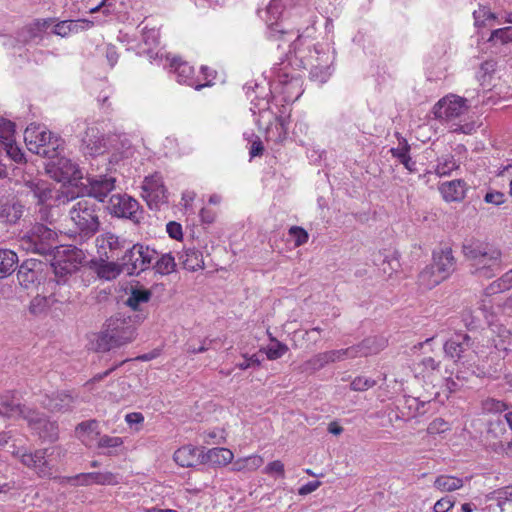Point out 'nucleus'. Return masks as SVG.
Masks as SVG:
<instances>
[{
  "label": "nucleus",
  "mask_w": 512,
  "mask_h": 512,
  "mask_svg": "<svg viewBox=\"0 0 512 512\" xmlns=\"http://www.w3.org/2000/svg\"><path fill=\"white\" fill-rule=\"evenodd\" d=\"M158 252L141 243L129 244L121 258L125 273L129 276L139 275L148 270L157 258Z\"/></svg>",
  "instance_id": "0eeeda50"
},
{
  "label": "nucleus",
  "mask_w": 512,
  "mask_h": 512,
  "mask_svg": "<svg viewBox=\"0 0 512 512\" xmlns=\"http://www.w3.org/2000/svg\"><path fill=\"white\" fill-rule=\"evenodd\" d=\"M244 361L237 364V367L241 370H246L250 367H259L261 365V360L257 357L256 354L248 357L246 354L243 355Z\"/></svg>",
  "instance_id": "e2e57ef3"
},
{
  "label": "nucleus",
  "mask_w": 512,
  "mask_h": 512,
  "mask_svg": "<svg viewBox=\"0 0 512 512\" xmlns=\"http://www.w3.org/2000/svg\"><path fill=\"white\" fill-rule=\"evenodd\" d=\"M63 150V140L57 136L51 135L47 139L46 143L43 144L41 150L37 152V155L53 161L55 158L61 155Z\"/></svg>",
  "instance_id": "473e14b6"
},
{
  "label": "nucleus",
  "mask_w": 512,
  "mask_h": 512,
  "mask_svg": "<svg viewBox=\"0 0 512 512\" xmlns=\"http://www.w3.org/2000/svg\"><path fill=\"white\" fill-rule=\"evenodd\" d=\"M468 110L467 99L450 94L434 105L433 114L436 119L448 124L451 132L469 135L476 131V125L473 121L464 119Z\"/></svg>",
  "instance_id": "f03ea898"
},
{
  "label": "nucleus",
  "mask_w": 512,
  "mask_h": 512,
  "mask_svg": "<svg viewBox=\"0 0 512 512\" xmlns=\"http://www.w3.org/2000/svg\"><path fill=\"white\" fill-rule=\"evenodd\" d=\"M264 473L268 475L276 474L280 478L285 477L284 464L280 460H275L267 464L264 468Z\"/></svg>",
  "instance_id": "052dcab7"
},
{
  "label": "nucleus",
  "mask_w": 512,
  "mask_h": 512,
  "mask_svg": "<svg viewBox=\"0 0 512 512\" xmlns=\"http://www.w3.org/2000/svg\"><path fill=\"white\" fill-rule=\"evenodd\" d=\"M264 460L259 455H251L245 458H240L233 463L232 470L236 472L240 471H254L258 469Z\"/></svg>",
  "instance_id": "58836bf2"
},
{
  "label": "nucleus",
  "mask_w": 512,
  "mask_h": 512,
  "mask_svg": "<svg viewBox=\"0 0 512 512\" xmlns=\"http://www.w3.org/2000/svg\"><path fill=\"white\" fill-rule=\"evenodd\" d=\"M15 125L13 122L0 118V143L12 141L14 138Z\"/></svg>",
  "instance_id": "603ef678"
},
{
  "label": "nucleus",
  "mask_w": 512,
  "mask_h": 512,
  "mask_svg": "<svg viewBox=\"0 0 512 512\" xmlns=\"http://www.w3.org/2000/svg\"><path fill=\"white\" fill-rule=\"evenodd\" d=\"M102 263L97 268L98 276L106 280H112L121 273H125L124 266L120 260H106L101 258Z\"/></svg>",
  "instance_id": "7c9ffc66"
},
{
  "label": "nucleus",
  "mask_w": 512,
  "mask_h": 512,
  "mask_svg": "<svg viewBox=\"0 0 512 512\" xmlns=\"http://www.w3.org/2000/svg\"><path fill=\"white\" fill-rule=\"evenodd\" d=\"M116 179L111 176H99L89 179L88 196L103 202L108 194L114 190Z\"/></svg>",
  "instance_id": "4be33fe9"
},
{
  "label": "nucleus",
  "mask_w": 512,
  "mask_h": 512,
  "mask_svg": "<svg viewBox=\"0 0 512 512\" xmlns=\"http://www.w3.org/2000/svg\"><path fill=\"white\" fill-rule=\"evenodd\" d=\"M326 366L323 353H317L299 366L301 372L314 373Z\"/></svg>",
  "instance_id": "c03bdc74"
},
{
  "label": "nucleus",
  "mask_w": 512,
  "mask_h": 512,
  "mask_svg": "<svg viewBox=\"0 0 512 512\" xmlns=\"http://www.w3.org/2000/svg\"><path fill=\"white\" fill-rule=\"evenodd\" d=\"M167 233L169 236L175 240H179L182 238V227L179 223L171 221L166 226Z\"/></svg>",
  "instance_id": "0e129e2a"
},
{
  "label": "nucleus",
  "mask_w": 512,
  "mask_h": 512,
  "mask_svg": "<svg viewBox=\"0 0 512 512\" xmlns=\"http://www.w3.org/2000/svg\"><path fill=\"white\" fill-rule=\"evenodd\" d=\"M134 338L135 328L131 324L130 318L118 314L106 320L103 330L97 334L95 350L107 352L132 342Z\"/></svg>",
  "instance_id": "7ed1b4c3"
},
{
  "label": "nucleus",
  "mask_w": 512,
  "mask_h": 512,
  "mask_svg": "<svg viewBox=\"0 0 512 512\" xmlns=\"http://www.w3.org/2000/svg\"><path fill=\"white\" fill-rule=\"evenodd\" d=\"M450 429V425L442 418H436L427 427L429 434H440Z\"/></svg>",
  "instance_id": "13d9d810"
},
{
  "label": "nucleus",
  "mask_w": 512,
  "mask_h": 512,
  "mask_svg": "<svg viewBox=\"0 0 512 512\" xmlns=\"http://www.w3.org/2000/svg\"><path fill=\"white\" fill-rule=\"evenodd\" d=\"M142 190V195L146 199L149 206H158L160 203L167 202V190L163 184L162 177L157 173L145 177Z\"/></svg>",
  "instance_id": "2eb2a0df"
},
{
  "label": "nucleus",
  "mask_w": 512,
  "mask_h": 512,
  "mask_svg": "<svg viewBox=\"0 0 512 512\" xmlns=\"http://www.w3.org/2000/svg\"><path fill=\"white\" fill-rule=\"evenodd\" d=\"M494 40L499 41L501 44L512 43V26L493 30L488 38V42L491 43Z\"/></svg>",
  "instance_id": "de8ad7c7"
},
{
  "label": "nucleus",
  "mask_w": 512,
  "mask_h": 512,
  "mask_svg": "<svg viewBox=\"0 0 512 512\" xmlns=\"http://www.w3.org/2000/svg\"><path fill=\"white\" fill-rule=\"evenodd\" d=\"M233 453L231 450L223 447H216L209 449L206 453L203 452L202 464L210 463L214 466H226L233 460Z\"/></svg>",
  "instance_id": "c85d7f7f"
},
{
  "label": "nucleus",
  "mask_w": 512,
  "mask_h": 512,
  "mask_svg": "<svg viewBox=\"0 0 512 512\" xmlns=\"http://www.w3.org/2000/svg\"><path fill=\"white\" fill-rule=\"evenodd\" d=\"M391 153L393 157L397 158L407 170L410 172H414L416 170L415 162L412 161L409 156V146L407 144L401 148H392Z\"/></svg>",
  "instance_id": "49530a36"
},
{
  "label": "nucleus",
  "mask_w": 512,
  "mask_h": 512,
  "mask_svg": "<svg viewBox=\"0 0 512 512\" xmlns=\"http://www.w3.org/2000/svg\"><path fill=\"white\" fill-rule=\"evenodd\" d=\"M51 135L52 133L47 132L44 127L36 124H30L24 131V141L28 150L37 154Z\"/></svg>",
  "instance_id": "5701e85b"
},
{
  "label": "nucleus",
  "mask_w": 512,
  "mask_h": 512,
  "mask_svg": "<svg viewBox=\"0 0 512 512\" xmlns=\"http://www.w3.org/2000/svg\"><path fill=\"white\" fill-rule=\"evenodd\" d=\"M420 365L423 366L425 371H435L440 367V361H437L433 357H425L421 360Z\"/></svg>",
  "instance_id": "774afa93"
},
{
  "label": "nucleus",
  "mask_w": 512,
  "mask_h": 512,
  "mask_svg": "<svg viewBox=\"0 0 512 512\" xmlns=\"http://www.w3.org/2000/svg\"><path fill=\"white\" fill-rule=\"evenodd\" d=\"M485 202L487 203H491V204H494V205H500L502 203H504L505 201V195L501 192H489L485 195V198H484Z\"/></svg>",
  "instance_id": "338daca9"
},
{
  "label": "nucleus",
  "mask_w": 512,
  "mask_h": 512,
  "mask_svg": "<svg viewBox=\"0 0 512 512\" xmlns=\"http://www.w3.org/2000/svg\"><path fill=\"white\" fill-rule=\"evenodd\" d=\"M160 32L157 28L145 25L142 29V40L148 47H155L159 44Z\"/></svg>",
  "instance_id": "3c124183"
},
{
  "label": "nucleus",
  "mask_w": 512,
  "mask_h": 512,
  "mask_svg": "<svg viewBox=\"0 0 512 512\" xmlns=\"http://www.w3.org/2000/svg\"><path fill=\"white\" fill-rule=\"evenodd\" d=\"M289 234L294 237V245L295 247H299L307 243L309 239V235L307 231L299 226H292L289 229Z\"/></svg>",
  "instance_id": "6e6d98bb"
},
{
  "label": "nucleus",
  "mask_w": 512,
  "mask_h": 512,
  "mask_svg": "<svg viewBox=\"0 0 512 512\" xmlns=\"http://www.w3.org/2000/svg\"><path fill=\"white\" fill-rule=\"evenodd\" d=\"M508 404L495 398H486L481 401V410L484 414H498L506 411Z\"/></svg>",
  "instance_id": "79ce46f5"
},
{
  "label": "nucleus",
  "mask_w": 512,
  "mask_h": 512,
  "mask_svg": "<svg viewBox=\"0 0 512 512\" xmlns=\"http://www.w3.org/2000/svg\"><path fill=\"white\" fill-rule=\"evenodd\" d=\"M472 345L471 337L466 333H455L444 344V352L446 356L455 359L456 361L462 359L463 354Z\"/></svg>",
  "instance_id": "aec40b11"
},
{
  "label": "nucleus",
  "mask_w": 512,
  "mask_h": 512,
  "mask_svg": "<svg viewBox=\"0 0 512 512\" xmlns=\"http://www.w3.org/2000/svg\"><path fill=\"white\" fill-rule=\"evenodd\" d=\"M203 451L192 445H185L174 452V461L181 467H194L202 464Z\"/></svg>",
  "instance_id": "a878e982"
},
{
  "label": "nucleus",
  "mask_w": 512,
  "mask_h": 512,
  "mask_svg": "<svg viewBox=\"0 0 512 512\" xmlns=\"http://www.w3.org/2000/svg\"><path fill=\"white\" fill-rule=\"evenodd\" d=\"M4 149L7 155L16 162H21L24 158V154L21 149L17 146L14 139L12 141H7L4 144Z\"/></svg>",
  "instance_id": "4d7b16f0"
},
{
  "label": "nucleus",
  "mask_w": 512,
  "mask_h": 512,
  "mask_svg": "<svg viewBox=\"0 0 512 512\" xmlns=\"http://www.w3.org/2000/svg\"><path fill=\"white\" fill-rule=\"evenodd\" d=\"M454 504L455 502L452 497L445 496L435 503L433 510L434 512H448L453 508Z\"/></svg>",
  "instance_id": "680f3d73"
},
{
  "label": "nucleus",
  "mask_w": 512,
  "mask_h": 512,
  "mask_svg": "<svg viewBox=\"0 0 512 512\" xmlns=\"http://www.w3.org/2000/svg\"><path fill=\"white\" fill-rule=\"evenodd\" d=\"M456 268V259L450 247L433 252V263L426 266L419 274L420 285L432 289L446 280Z\"/></svg>",
  "instance_id": "39448f33"
},
{
  "label": "nucleus",
  "mask_w": 512,
  "mask_h": 512,
  "mask_svg": "<svg viewBox=\"0 0 512 512\" xmlns=\"http://www.w3.org/2000/svg\"><path fill=\"white\" fill-rule=\"evenodd\" d=\"M99 212L100 208L93 199H78L69 210L75 233L85 239L93 237L101 226Z\"/></svg>",
  "instance_id": "20e7f679"
},
{
  "label": "nucleus",
  "mask_w": 512,
  "mask_h": 512,
  "mask_svg": "<svg viewBox=\"0 0 512 512\" xmlns=\"http://www.w3.org/2000/svg\"><path fill=\"white\" fill-rule=\"evenodd\" d=\"M81 251L76 248L58 249L51 262L58 283H64L68 276L75 273L81 264Z\"/></svg>",
  "instance_id": "6e6552de"
},
{
  "label": "nucleus",
  "mask_w": 512,
  "mask_h": 512,
  "mask_svg": "<svg viewBox=\"0 0 512 512\" xmlns=\"http://www.w3.org/2000/svg\"><path fill=\"white\" fill-rule=\"evenodd\" d=\"M81 143L84 152L91 156L101 155L107 150V139L95 125L86 128Z\"/></svg>",
  "instance_id": "dca6fc26"
},
{
  "label": "nucleus",
  "mask_w": 512,
  "mask_h": 512,
  "mask_svg": "<svg viewBox=\"0 0 512 512\" xmlns=\"http://www.w3.org/2000/svg\"><path fill=\"white\" fill-rule=\"evenodd\" d=\"M58 206L56 203L54 205L48 203L38 205L39 208L36 211L37 219L50 225L55 223L59 216Z\"/></svg>",
  "instance_id": "a19ab883"
},
{
  "label": "nucleus",
  "mask_w": 512,
  "mask_h": 512,
  "mask_svg": "<svg viewBox=\"0 0 512 512\" xmlns=\"http://www.w3.org/2000/svg\"><path fill=\"white\" fill-rule=\"evenodd\" d=\"M43 263L37 259H26L20 265L17 272V279L21 286L29 288L40 281Z\"/></svg>",
  "instance_id": "a211bd4d"
},
{
  "label": "nucleus",
  "mask_w": 512,
  "mask_h": 512,
  "mask_svg": "<svg viewBox=\"0 0 512 512\" xmlns=\"http://www.w3.org/2000/svg\"><path fill=\"white\" fill-rule=\"evenodd\" d=\"M467 184L464 180L455 179L452 181L443 182L439 186V191L447 202H460L466 196Z\"/></svg>",
  "instance_id": "393cba45"
},
{
  "label": "nucleus",
  "mask_w": 512,
  "mask_h": 512,
  "mask_svg": "<svg viewBox=\"0 0 512 512\" xmlns=\"http://www.w3.org/2000/svg\"><path fill=\"white\" fill-rule=\"evenodd\" d=\"M93 26V22L86 19L80 20H63L59 21L54 25L53 34L66 37L71 33H77L81 30L88 29Z\"/></svg>",
  "instance_id": "cd10ccee"
},
{
  "label": "nucleus",
  "mask_w": 512,
  "mask_h": 512,
  "mask_svg": "<svg viewBox=\"0 0 512 512\" xmlns=\"http://www.w3.org/2000/svg\"><path fill=\"white\" fill-rule=\"evenodd\" d=\"M434 487L441 492H452L463 487V480L450 475H440L435 479Z\"/></svg>",
  "instance_id": "e433bc0d"
},
{
  "label": "nucleus",
  "mask_w": 512,
  "mask_h": 512,
  "mask_svg": "<svg viewBox=\"0 0 512 512\" xmlns=\"http://www.w3.org/2000/svg\"><path fill=\"white\" fill-rule=\"evenodd\" d=\"M183 267L189 271H196L203 267L204 260L200 251L186 249L180 256Z\"/></svg>",
  "instance_id": "c9c22d12"
},
{
  "label": "nucleus",
  "mask_w": 512,
  "mask_h": 512,
  "mask_svg": "<svg viewBox=\"0 0 512 512\" xmlns=\"http://www.w3.org/2000/svg\"><path fill=\"white\" fill-rule=\"evenodd\" d=\"M462 252L477 277L491 279L502 270V252L494 244L470 239L463 244Z\"/></svg>",
  "instance_id": "f257e3e1"
},
{
  "label": "nucleus",
  "mask_w": 512,
  "mask_h": 512,
  "mask_svg": "<svg viewBox=\"0 0 512 512\" xmlns=\"http://www.w3.org/2000/svg\"><path fill=\"white\" fill-rule=\"evenodd\" d=\"M123 444L121 437L103 435L98 440L99 448H116Z\"/></svg>",
  "instance_id": "bf43d9fd"
},
{
  "label": "nucleus",
  "mask_w": 512,
  "mask_h": 512,
  "mask_svg": "<svg viewBox=\"0 0 512 512\" xmlns=\"http://www.w3.org/2000/svg\"><path fill=\"white\" fill-rule=\"evenodd\" d=\"M26 187L36 200L37 206L46 204L49 200H54L57 205H65L77 198L75 192L68 188L56 191L54 195V191L44 181H29L26 183Z\"/></svg>",
  "instance_id": "1a4fd4ad"
},
{
  "label": "nucleus",
  "mask_w": 512,
  "mask_h": 512,
  "mask_svg": "<svg viewBox=\"0 0 512 512\" xmlns=\"http://www.w3.org/2000/svg\"><path fill=\"white\" fill-rule=\"evenodd\" d=\"M24 211V205L15 198L0 200V222L3 224H16Z\"/></svg>",
  "instance_id": "412c9836"
},
{
  "label": "nucleus",
  "mask_w": 512,
  "mask_h": 512,
  "mask_svg": "<svg viewBox=\"0 0 512 512\" xmlns=\"http://www.w3.org/2000/svg\"><path fill=\"white\" fill-rule=\"evenodd\" d=\"M57 233L43 223L34 224L19 239L22 250L38 255H48L56 247Z\"/></svg>",
  "instance_id": "423d86ee"
},
{
  "label": "nucleus",
  "mask_w": 512,
  "mask_h": 512,
  "mask_svg": "<svg viewBox=\"0 0 512 512\" xmlns=\"http://www.w3.org/2000/svg\"><path fill=\"white\" fill-rule=\"evenodd\" d=\"M129 290L125 304L134 311L141 310V306L148 303L152 297V292L138 281L131 284Z\"/></svg>",
  "instance_id": "bb28decb"
},
{
  "label": "nucleus",
  "mask_w": 512,
  "mask_h": 512,
  "mask_svg": "<svg viewBox=\"0 0 512 512\" xmlns=\"http://www.w3.org/2000/svg\"><path fill=\"white\" fill-rule=\"evenodd\" d=\"M106 208L112 216L126 218L134 223H139L140 221V205L127 194L112 195Z\"/></svg>",
  "instance_id": "9b49d317"
},
{
  "label": "nucleus",
  "mask_w": 512,
  "mask_h": 512,
  "mask_svg": "<svg viewBox=\"0 0 512 512\" xmlns=\"http://www.w3.org/2000/svg\"><path fill=\"white\" fill-rule=\"evenodd\" d=\"M58 300L55 298L54 294L49 296L36 295L29 304L28 310L32 315L38 316L48 312V310L56 303Z\"/></svg>",
  "instance_id": "2f4dec72"
},
{
  "label": "nucleus",
  "mask_w": 512,
  "mask_h": 512,
  "mask_svg": "<svg viewBox=\"0 0 512 512\" xmlns=\"http://www.w3.org/2000/svg\"><path fill=\"white\" fill-rule=\"evenodd\" d=\"M363 357L376 355L387 346V340L382 336H369L358 343Z\"/></svg>",
  "instance_id": "c756f323"
},
{
  "label": "nucleus",
  "mask_w": 512,
  "mask_h": 512,
  "mask_svg": "<svg viewBox=\"0 0 512 512\" xmlns=\"http://www.w3.org/2000/svg\"><path fill=\"white\" fill-rule=\"evenodd\" d=\"M26 422L28 427L34 431L40 439L53 443L59 438V426L57 421L49 419L44 413L36 409L27 412Z\"/></svg>",
  "instance_id": "f8f14e48"
},
{
  "label": "nucleus",
  "mask_w": 512,
  "mask_h": 512,
  "mask_svg": "<svg viewBox=\"0 0 512 512\" xmlns=\"http://www.w3.org/2000/svg\"><path fill=\"white\" fill-rule=\"evenodd\" d=\"M457 168L456 162L452 156L443 157L438 160V164L436 166V173L439 176L449 175L453 170Z\"/></svg>",
  "instance_id": "864d4df0"
},
{
  "label": "nucleus",
  "mask_w": 512,
  "mask_h": 512,
  "mask_svg": "<svg viewBox=\"0 0 512 512\" xmlns=\"http://www.w3.org/2000/svg\"><path fill=\"white\" fill-rule=\"evenodd\" d=\"M18 262L17 254L8 249H0V279L6 278L15 271Z\"/></svg>",
  "instance_id": "f704fd0d"
},
{
  "label": "nucleus",
  "mask_w": 512,
  "mask_h": 512,
  "mask_svg": "<svg viewBox=\"0 0 512 512\" xmlns=\"http://www.w3.org/2000/svg\"><path fill=\"white\" fill-rule=\"evenodd\" d=\"M86 477H90L92 479V483L100 485H116L118 483L116 476L111 472H90Z\"/></svg>",
  "instance_id": "09e8293b"
},
{
  "label": "nucleus",
  "mask_w": 512,
  "mask_h": 512,
  "mask_svg": "<svg viewBox=\"0 0 512 512\" xmlns=\"http://www.w3.org/2000/svg\"><path fill=\"white\" fill-rule=\"evenodd\" d=\"M128 359L126 360H123L121 361L120 363L112 366L111 368H109L108 370H106L105 372L103 373H99V374H96L94 377H92L89 381H87L85 383V386H89L90 384H93L95 382H99L101 380H103L105 377H107L108 375H110L113 371H115L118 367H120L123 363L127 362Z\"/></svg>",
  "instance_id": "69168bd1"
},
{
  "label": "nucleus",
  "mask_w": 512,
  "mask_h": 512,
  "mask_svg": "<svg viewBox=\"0 0 512 512\" xmlns=\"http://www.w3.org/2000/svg\"><path fill=\"white\" fill-rule=\"evenodd\" d=\"M129 244L131 241L112 232L103 233L96 238L98 254L106 260L121 261Z\"/></svg>",
  "instance_id": "9d476101"
},
{
  "label": "nucleus",
  "mask_w": 512,
  "mask_h": 512,
  "mask_svg": "<svg viewBox=\"0 0 512 512\" xmlns=\"http://www.w3.org/2000/svg\"><path fill=\"white\" fill-rule=\"evenodd\" d=\"M50 166V172H53V177L57 181L71 182L82 178L77 164L61 155L51 161Z\"/></svg>",
  "instance_id": "f3484780"
},
{
  "label": "nucleus",
  "mask_w": 512,
  "mask_h": 512,
  "mask_svg": "<svg viewBox=\"0 0 512 512\" xmlns=\"http://www.w3.org/2000/svg\"><path fill=\"white\" fill-rule=\"evenodd\" d=\"M33 408L16 403L9 393L0 396V415L7 418H22L26 421L27 412Z\"/></svg>",
  "instance_id": "b1692460"
},
{
  "label": "nucleus",
  "mask_w": 512,
  "mask_h": 512,
  "mask_svg": "<svg viewBox=\"0 0 512 512\" xmlns=\"http://www.w3.org/2000/svg\"><path fill=\"white\" fill-rule=\"evenodd\" d=\"M78 398V395L74 394L72 391L61 390L45 394L40 403L43 408L50 412L64 413L73 409Z\"/></svg>",
  "instance_id": "4468645a"
},
{
  "label": "nucleus",
  "mask_w": 512,
  "mask_h": 512,
  "mask_svg": "<svg viewBox=\"0 0 512 512\" xmlns=\"http://www.w3.org/2000/svg\"><path fill=\"white\" fill-rule=\"evenodd\" d=\"M175 72L177 74L178 82L187 84L189 86L194 87L196 90H200L203 87L210 86L211 82L207 81L204 84L197 83L191 77L193 73V68L187 63L181 62L175 66Z\"/></svg>",
  "instance_id": "72a5a7b5"
},
{
  "label": "nucleus",
  "mask_w": 512,
  "mask_h": 512,
  "mask_svg": "<svg viewBox=\"0 0 512 512\" xmlns=\"http://www.w3.org/2000/svg\"><path fill=\"white\" fill-rule=\"evenodd\" d=\"M474 25L478 28L485 27L487 20H495L496 14L491 12L490 8L485 5H479L477 10L473 12Z\"/></svg>",
  "instance_id": "a18cd8bd"
},
{
  "label": "nucleus",
  "mask_w": 512,
  "mask_h": 512,
  "mask_svg": "<svg viewBox=\"0 0 512 512\" xmlns=\"http://www.w3.org/2000/svg\"><path fill=\"white\" fill-rule=\"evenodd\" d=\"M329 55L323 53L317 58V64L311 69V76L320 82H326L330 76Z\"/></svg>",
  "instance_id": "4c0bfd02"
},
{
  "label": "nucleus",
  "mask_w": 512,
  "mask_h": 512,
  "mask_svg": "<svg viewBox=\"0 0 512 512\" xmlns=\"http://www.w3.org/2000/svg\"><path fill=\"white\" fill-rule=\"evenodd\" d=\"M47 449H38L33 452L18 449L14 455L26 467L33 469L40 477H49L52 472L46 460Z\"/></svg>",
  "instance_id": "ddd939ff"
},
{
  "label": "nucleus",
  "mask_w": 512,
  "mask_h": 512,
  "mask_svg": "<svg viewBox=\"0 0 512 512\" xmlns=\"http://www.w3.org/2000/svg\"><path fill=\"white\" fill-rule=\"evenodd\" d=\"M54 23L53 18L35 19L24 26L17 34V41L22 44H28L39 38L42 39L43 33Z\"/></svg>",
  "instance_id": "6ab92c4d"
},
{
  "label": "nucleus",
  "mask_w": 512,
  "mask_h": 512,
  "mask_svg": "<svg viewBox=\"0 0 512 512\" xmlns=\"http://www.w3.org/2000/svg\"><path fill=\"white\" fill-rule=\"evenodd\" d=\"M376 385V381L365 377V376H358L356 377L350 384V388L353 391H366Z\"/></svg>",
  "instance_id": "5fc2aeb1"
},
{
  "label": "nucleus",
  "mask_w": 512,
  "mask_h": 512,
  "mask_svg": "<svg viewBox=\"0 0 512 512\" xmlns=\"http://www.w3.org/2000/svg\"><path fill=\"white\" fill-rule=\"evenodd\" d=\"M512 287V271L504 274L500 279L491 283L488 287L490 293H497Z\"/></svg>",
  "instance_id": "8fccbe9b"
},
{
  "label": "nucleus",
  "mask_w": 512,
  "mask_h": 512,
  "mask_svg": "<svg viewBox=\"0 0 512 512\" xmlns=\"http://www.w3.org/2000/svg\"><path fill=\"white\" fill-rule=\"evenodd\" d=\"M153 262L152 268L160 275H168L174 272L176 263L171 254H163L160 258H156Z\"/></svg>",
  "instance_id": "ea45409f"
},
{
  "label": "nucleus",
  "mask_w": 512,
  "mask_h": 512,
  "mask_svg": "<svg viewBox=\"0 0 512 512\" xmlns=\"http://www.w3.org/2000/svg\"><path fill=\"white\" fill-rule=\"evenodd\" d=\"M269 338L272 343L266 348V355L269 360H277L287 353L289 348L286 344L278 341L271 334Z\"/></svg>",
  "instance_id": "37998d69"
}]
</instances>
